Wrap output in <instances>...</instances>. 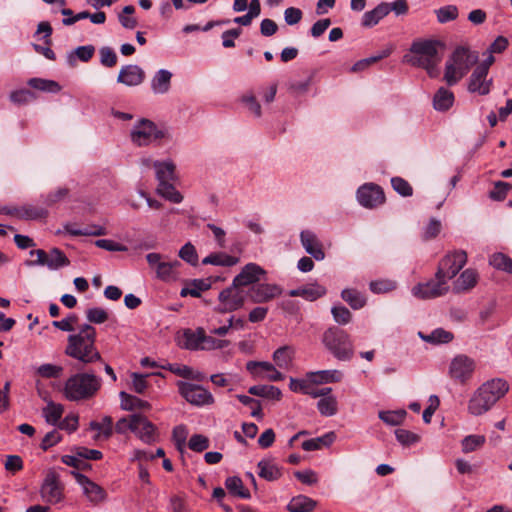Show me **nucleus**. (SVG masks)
I'll return each instance as SVG.
<instances>
[{
    "label": "nucleus",
    "instance_id": "obj_35",
    "mask_svg": "<svg viewBox=\"0 0 512 512\" xmlns=\"http://www.w3.org/2000/svg\"><path fill=\"white\" fill-rule=\"evenodd\" d=\"M248 393L271 400H280L282 396L281 390L272 385H254L248 389Z\"/></svg>",
    "mask_w": 512,
    "mask_h": 512
},
{
    "label": "nucleus",
    "instance_id": "obj_60",
    "mask_svg": "<svg viewBox=\"0 0 512 512\" xmlns=\"http://www.w3.org/2000/svg\"><path fill=\"white\" fill-rule=\"evenodd\" d=\"M440 23L452 21L458 16V9L454 5H447L435 11Z\"/></svg>",
    "mask_w": 512,
    "mask_h": 512
},
{
    "label": "nucleus",
    "instance_id": "obj_47",
    "mask_svg": "<svg viewBox=\"0 0 512 512\" xmlns=\"http://www.w3.org/2000/svg\"><path fill=\"white\" fill-rule=\"evenodd\" d=\"M486 437L484 435H468L461 441V450L463 453L474 452L484 446Z\"/></svg>",
    "mask_w": 512,
    "mask_h": 512
},
{
    "label": "nucleus",
    "instance_id": "obj_7",
    "mask_svg": "<svg viewBox=\"0 0 512 512\" xmlns=\"http://www.w3.org/2000/svg\"><path fill=\"white\" fill-rule=\"evenodd\" d=\"M131 141L137 146H148L151 143L166 137V131L148 119L139 120L130 133Z\"/></svg>",
    "mask_w": 512,
    "mask_h": 512
},
{
    "label": "nucleus",
    "instance_id": "obj_40",
    "mask_svg": "<svg viewBox=\"0 0 512 512\" xmlns=\"http://www.w3.org/2000/svg\"><path fill=\"white\" fill-rule=\"evenodd\" d=\"M171 182L172 181H165L158 183L157 193L172 203H181L183 196L178 190H176Z\"/></svg>",
    "mask_w": 512,
    "mask_h": 512
},
{
    "label": "nucleus",
    "instance_id": "obj_62",
    "mask_svg": "<svg viewBox=\"0 0 512 512\" xmlns=\"http://www.w3.org/2000/svg\"><path fill=\"white\" fill-rule=\"evenodd\" d=\"M334 320L340 325L348 324L352 319L351 312L345 306H334L331 309Z\"/></svg>",
    "mask_w": 512,
    "mask_h": 512
},
{
    "label": "nucleus",
    "instance_id": "obj_36",
    "mask_svg": "<svg viewBox=\"0 0 512 512\" xmlns=\"http://www.w3.org/2000/svg\"><path fill=\"white\" fill-rule=\"evenodd\" d=\"M309 376L316 384L336 383L342 380L343 373L340 370L333 369L312 372L309 374Z\"/></svg>",
    "mask_w": 512,
    "mask_h": 512
},
{
    "label": "nucleus",
    "instance_id": "obj_6",
    "mask_svg": "<svg viewBox=\"0 0 512 512\" xmlns=\"http://www.w3.org/2000/svg\"><path fill=\"white\" fill-rule=\"evenodd\" d=\"M478 60V53L458 47L446 63L444 78L448 85L456 84Z\"/></svg>",
    "mask_w": 512,
    "mask_h": 512
},
{
    "label": "nucleus",
    "instance_id": "obj_26",
    "mask_svg": "<svg viewBox=\"0 0 512 512\" xmlns=\"http://www.w3.org/2000/svg\"><path fill=\"white\" fill-rule=\"evenodd\" d=\"M478 282V273L468 268L464 270L453 283V291L455 293H463L471 290Z\"/></svg>",
    "mask_w": 512,
    "mask_h": 512
},
{
    "label": "nucleus",
    "instance_id": "obj_59",
    "mask_svg": "<svg viewBox=\"0 0 512 512\" xmlns=\"http://www.w3.org/2000/svg\"><path fill=\"white\" fill-rule=\"evenodd\" d=\"M179 257L192 266H195L198 263V254L195 247L190 242L186 243L179 250Z\"/></svg>",
    "mask_w": 512,
    "mask_h": 512
},
{
    "label": "nucleus",
    "instance_id": "obj_16",
    "mask_svg": "<svg viewBox=\"0 0 512 512\" xmlns=\"http://www.w3.org/2000/svg\"><path fill=\"white\" fill-rule=\"evenodd\" d=\"M189 348H197L199 345L203 349H221L228 346L227 340L216 339L211 335H206L205 331L200 328L196 332H185Z\"/></svg>",
    "mask_w": 512,
    "mask_h": 512
},
{
    "label": "nucleus",
    "instance_id": "obj_61",
    "mask_svg": "<svg viewBox=\"0 0 512 512\" xmlns=\"http://www.w3.org/2000/svg\"><path fill=\"white\" fill-rule=\"evenodd\" d=\"M396 439L404 446H409L419 442V435L405 429L395 430Z\"/></svg>",
    "mask_w": 512,
    "mask_h": 512
},
{
    "label": "nucleus",
    "instance_id": "obj_38",
    "mask_svg": "<svg viewBox=\"0 0 512 512\" xmlns=\"http://www.w3.org/2000/svg\"><path fill=\"white\" fill-rule=\"evenodd\" d=\"M89 427L91 430L98 431L95 439L101 437L108 439L113 434V420L110 416H104L101 421H91Z\"/></svg>",
    "mask_w": 512,
    "mask_h": 512
},
{
    "label": "nucleus",
    "instance_id": "obj_64",
    "mask_svg": "<svg viewBox=\"0 0 512 512\" xmlns=\"http://www.w3.org/2000/svg\"><path fill=\"white\" fill-rule=\"evenodd\" d=\"M99 54H100V62L103 66L111 68L116 65L117 55L112 48L107 47V46L102 47L99 50Z\"/></svg>",
    "mask_w": 512,
    "mask_h": 512
},
{
    "label": "nucleus",
    "instance_id": "obj_63",
    "mask_svg": "<svg viewBox=\"0 0 512 512\" xmlns=\"http://www.w3.org/2000/svg\"><path fill=\"white\" fill-rule=\"evenodd\" d=\"M391 184L393 189L399 193L401 196L407 197L411 196L413 193V189L411 185L401 177H394L391 179Z\"/></svg>",
    "mask_w": 512,
    "mask_h": 512
},
{
    "label": "nucleus",
    "instance_id": "obj_34",
    "mask_svg": "<svg viewBox=\"0 0 512 512\" xmlns=\"http://www.w3.org/2000/svg\"><path fill=\"white\" fill-rule=\"evenodd\" d=\"M453 103L454 94L444 87L439 88L434 95L433 106L437 111H446Z\"/></svg>",
    "mask_w": 512,
    "mask_h": 512
},
{
    "label": "nucleus",
    "instance_id": "obj_44",
    "mask_svg": "<svg viewBox=\"0 0 512 512\" xmlns=\"http://www.w3.org/2000/svg\"><path fill=\"white\" fill-rule=\"evenodd\" d=\"M341 297L354 310L361 309L366 305L365 296L355 289H344L341 292Z\"/></svg>",
    "mask_w": 512,
    "mask_h": 512
},
{
    "label": "nucleus",
    "instance_id": "obj_14",
    "mask_svg": "<svg viewBox=\"0 0 512 512\" xmlns=\"http://www.w3.org/2000/svg\"><path fill=\"white\" fill-rule=\"evenodd\" d=\"M449 291V286L445 279L436 278L425 283H418L411 292L418 299H433L445 295Z\"/></svg>",
    "mask_w": 512,
    "mask_h": 512
},
{
    "label": "nucleus",
    "instance_id": "obj_52",
    "mask_svg": "<svg viewBox=\"0 0 512 512\" xmlns=\"http://www.w3.org/2000/svg\"><path fill=\"white\" fill-rule=\"evenodd\" d=\"M134 12V6L127 5L118 13V20L124 28L134 29L138 25V21L136 17H134Z\"/></svg>",
    "mask_w": 512,
    "mask_h": 512
},
{
    "label": "nucleus",
    "instance_id": "obj_55",
    "mask_svg": "<svg viewBox=\"0 0 512 512\" xmlns=\"http://www.w3.org/2000/svg\"><path fill=\"white\" fill-rule=\"evenodd\" d=\"M260 12V2H250L247 14L234 18L233 22L243 26H248L254 18L259 16Z\"/></svg>",
    "mask_w": 512,
    "mask_h": 512
},
{
    "label": "nucleus",
    "instance_id": "obj_23",
    "mask_svg": "<svg viewBox=\"0 0 512 512\" xmlns=\"http://www.w3.org/2000/svg\"><path fill=\"white\" fill-rule=\"evenodd\" d=\"M484 67H476L470 76L468 89L470 92L486 95L490 92L492 79H488Z\"/></svg>",
    "mask_w": 512,
    "mask_h": 512
},
{
    "label": "nucleus",
    "instance_id": "obj_19",
    "mask_svg": "<svg viewBox=\"0 0 512 512\" xmlns=\"http://www.w3.org/2000/svg\"><path fill=\"white\" fill-rule=\"evenodd\" d=\"M133 432L147 444L155 442L158 438L156 426L140 414H133Z\"/></svg>",
    "mask_w": 512,
    "mask_h": 512
},
{
    "label": "nucleus",
    "instance_id": "obj_51",
    "mask_svg": "<svg viewBox=\"0 0 512 512\" xmlns=\"http://www.w3.org/2000/svg\"><path fill=\"white\" fill-rule=\"evenodd\" d=\"M407 412L405 410L396 411H380L378 413L379 418L387 425L398 426L405 420Z\"/></svg>",
    "mask_w": 512,
    "mask_h": 512
},
{
    "label": "nucleus",
    "instance_id": "obj_42",
    "mask_svg": "<svg viewBox=\"0 0 512 512\" xmlns=\"http://www.w3.org/2000/svg\"><path fill=\"white\" fill-rule=\"evenodd\" d=\"M239 259L225 253H211L202 260V263L207 265H217L224 267H231L238 263Z\"/></svg>",
    "mask_w": 512,
    "mask_h": 512
},
{
    "label": "nucleus",
    "instance_id": "obj_29",
    "mask_svg": "<svg viewBox=\"0 0 512 512\" xmlns=\"http://www.w3.org/2000/svg\"><path fill=\"white\" fill-rule=\"evenodd\" d=\"M317 506V502L305 495L293 497L287 505L289 512H312Z\"/></svg>",
    "mask_w": 512,
    "mask_h": 512
},
{
    "label": "nucleus",
    "instance_id": "obj_10",
    "mask_svg": "<svg viewBox=\"0 0 512 512\" xmlns=\"http://www.w3.org/2000/svg\"><path fill=\"white\" fill-rule=\"evenodd\" d=\"M467 262V254L463 250H456L445 255L439 262L435 273L436 278L445 279L446 282L454 278Z\"/></svg>",
    "mask_w": 512,
    "mask_h": 512
},
{
    "label": "nucleus",
    "instance_id": "obj_54",
    "mask_svg": "<svg viewBox=\"0 0 512 512\" xmlns=\"http://www.w3.org/2000/svg\"><path fill=\"white\" fill-rule=\"evenodd\" d=\"M490 265L495 269L512 274V259L505 254L495 253L490 257Z\"/></svg>",
    "mask_w": 512,
    "mask_h": 512
},
{
    "label": "nucleus",
    "instance_id": "obj_41",
    "mask_svg": "<svg viewBox=\"0 0 512 512\" xmlns=\"http://www.w3.org/2000/svg\"><path fill=\"white\" fill-rule=\"evenodd\" d=\"M294 350L289 346H282L273 353V360L280 369H288L293 360Z\"/></svg>",
    "mask_w": 512,
    "mask_h": 512
},
{
    "label": "nucleus",
    "instance_id": "obj_50",
    "mask_svg": "<svg viewBox=\"0 0 512 512\" xmlns=\"http://www.w3.org/2000/svg\"><path fill=\"white\" fill-rule=\"evenodd\" d=\"M318 411L323 416H334L338 411V403L336 397L328 395L321 398L317 403Z\"/></svg>",
    "mask_w": 512,
    "mask_h": 512
},
{
    "label": "nucleus",
    "instance_id": "obj_11",
    "mask_svg": "<svg viewBox=\"0 0 512 512\" xmlns=\"http://www.w3.org/2000/svg\"><path fill=\"white\" fill-rule=\"evenodd\" d=\"M146 260L158 279L169 282L177 278V268L181 265L178 260L165 261L163 255L155 252L147 254Z\"/></svg>",
    "mask_w": 512,
    "mask_h": 512
},
{
    "label": "nucleus",
    "instance_id": "obj_21",
    "mask_svg": "<svg viewBox=\"0 0 512 512\" xmlns=\"http://www.w3.org/2000/svg\"><path fill=\"white\" fill-rule=\"evenodd\" d=\"M266 274L265 270L255 264V263H248L246 264L241 272L233 279V282L235 285L240 286L243 288L244 286H248L250 284H253L255 282H258L262 276Z\"/></svg>",
    "mask_w": 512,
    "mask_h": 512
},
{
    "label": "nucleus",
    "instance_id": "obj_43",
    "mask_svg": "<svg viewBox=\"0 0 512 512\" xmlns=\"http://www.w3.org/2000/svg\"><path fill=\"white\" fill-rule=\"evenodd\" d=\"M63 412L64 407L61 404L54 403L53 401H49L42 410L43 417L50 425H56L59 423Z\"/></svg>",
    "mask_w": 512,
    "mask_h": 512
},
{
    "label": "nucleus",
    "instance_id": "obj_39",
    "mask_svg": "<svg viewBox=\"0 0 512 512\" xmlns=\"http://www.w3.org/2000/svg\"><path fill=\"white\" fill-rule=\"evenodd\" d=\"M210 287V283L206 280L194 279L181 289L180 296L200 297L201 293L208 290Z\"/></svg>",
    "mask_w": 512,
    "mask_h": 512
},
{
    "label": "nucleus",
    "instance_id": "obj_15",
    "mask_svg": "<svg viewBox=\"0 0 512 512\" xmlns=\"http://www.w3.org/2000/svg\"><path fill=\"white\" fill-rule=\"evenodd\" d=\"M475 370V361L467 355L460 354L455 356L449 365V376L459 382L468 381Z\"/></svg>",
    "mask_w": 512,
    "mask_h": 512
},
{
    "label": "nucleus",
    "instance_id": "obj_49",
    "mask_svg": "<svg viewBox=\"0 0 512 512\" xmlns=\"http://www.w3.org/2000/svg\"><path fill=\"white\" fill-rule=\"evenodd\" d=\"M27 83L30 87L44 92L57 93L61 89L56 81L43 78H31Z\"/></svg>",
    "mask_w": 512,
    "mask_h": 512
},
{
    "label": "nucleus",
    "instance_id": "obj_27",
    "mask_svg": "<svg viewBox=\"0 0 512 512\" xmlns=\"http://www.w3.org/2000/svg\"><path fill=\"white\" fill-rule=\"evenodd\" d=\"M172 73L167 69L158 70L151 80V90L154 94H166L171 88Z\"/></svg>",
    "mask_w": 512,
    "mask_h": 512
},
{
    "label": "nucleus",
    "instance_id": "obj_53",
    "mask_svg": "<svg viewBox=\"0 0 512 512\" xmlns=\"http://www.w3.org/2000/svg\"><path fill=\"white\" fill-rule=\"evenodd\" d=\"M48 215V211L41 207L25 206L18 212V216L25 220L43 219Z\"/></svg>",
    "mask_w": 512,
    "mask_h": 512
},
{
    "label": "nucleus",
    "instance_id": "obj_31",
    "mask_svg": "<svg viewBox=\"0 0 512 512\" xmlns=\"http://www.w3.org/2000/svg\"><path fill=\"white\" fill-rule=\"evenodd\" d=\"M291 297H303L308 301H314L326 294V289L320 285H312L309 287L297 288L289 291Z\"/></svg>",
    "mask_w": 512,
    "mask_h": 512
},
{
    "label": "nucleus",
    "instance_id": "obj_3",
    "mask_svg": "<svg viewBox=\"0 0 512 512\" xmlns=\"http://www.w3.org/2000/svg\"><path fill=\"white\" fill-rule=\"evenodd\" d=\"M508 390L509 385L503 379L496 378L485 382L469 400L468 411L475 416L486 413Z\"/></svg>",
    "mask_w": 512,
    "mask_h": 512
},
{
    "label": "nucleus",
    "instance_id": "obj_57",
    "mask_svg": "<svg viewBox=\"0 0 512 512\" xmlns=\"http://www.w3.org/2000/svg\"><path fill=\"white\" fill-rule=\"evenodd\" d=\"M236 397L243 405L249 406V408L252 409V411H251L252 417H256V418H260V419L263 417L261 404L258 400L251 398L247 395H242V394H239Z\"/></svg>",
    "mask_w": 512,
    "mask_h": 512
},
{
    "label": "nucleus",
    "instance_id": "obj_8",
    "mask_svg": "<svg viewBox=\"0 0 512 512\" xmlns=\"http://www.w3.org/2000/svg\"><path fill=\"white\" fill-rule=\"evenodd\" d=\"M30 256H36V260H26L27 267L46 266L50 270H58L62 267L70 265V260L58 248H52L49 252L43 249L31 250Z\"/></svg>",
    "mask_w": 512,
    "mask_h": 512
},
{
    "label": "nucleus",
    "instance_id": "obj_2",
    "mask_svg": "<svg viewBox=\"0 0 512 512\" xmlns=\"http://www.w3.org/2000/svg\"><path fill=\"white\" fill-rule=\"evenodd\" d=\"M442 48L443 44L438 40L417 39L413 41L409 53L404 55V62L425 69L430 77H437Z\"/></svg>",
    "mask_w": 512,
    "mask_h": 512
},
{
    "label": "nucleus",
    "instance_id": "obj_1",
    "mask_svg": "<svg viewBox=\"0 0 512 512\" xmlns=\"http://www.w3.org/2000/svg\"><path fill=\"white\" fill-rule=\"evenodd\" d=\"M96 330L90 324H82L77 333L67 339L65 354L83 364H90L101 359V354L95 346Z\"/></svg>",
    "mask_w": 512,
    "mask_h": 512
},
{
    "label": "nucleus",
    "instance_id": "obj_24",
    "mask_svg": "<svg viewBox=\"0 0 512 512\" xmlns=\"http://www.w3.org/2000/svg\"><path fill=\"white\" fill-rule=\"evenodd\" d=\"M145 79L144 70L138 65H126L123 66L118 74L117 82L122 83L126 86H138Z\"/></svg>",
    "mask_w": 512,
    "mask_h": 512
},
{
    "label": "nucleus",
    "instance_id": "obj_20",
    "mask_svg": "<svg viewBox=\"0 0 512 512\" xmlns=\"http://www.w3.org/2000/svg\"><path fill=\"white\" fill-rule=\"evenodd\" d=\"M246 368L253 375L264 377L269 381H281L284 379V375L269 362L249 361L246 364Z\"/></svg>",
    "mask_w": 512,
    "mask_h": 512
},
{
    "label": "nucleus",
    "instance_id": "obj_58",
    "mask_svg": "<svg viewBox=\"0 0 512 512\" xmlns=\"http://www.w3.org/2000/svg\"><path fill=\"white\" fill-rule=\"evenodd\" d=\"M108 312L100 307L89 308L86 310V318L90 323L102 324L108 320Z\"/></svg>",
    "mask_w": 512,
    "mask_h": 512
},
{
    "label": "nucleus",
    "instance_id": "obj_9",
    "mask_svg": "<svg viewBox=\"0 0 512 512\" xmlns=\"http://www.w3.org/2000/svg\"><path fill=\"white\" fill-rule=\"evenodd\" d=\"M247 295V292L243 288L232 282L229 287L223 289L219 293V305L216 310L220 313L236 311L243 307Z\"/></svg>",
    "mask_w": 512,
    "mask_h": 512
},
{
    "label": "nucleus",
    "instance_id": "obj_46",
    "mask_svg": "<svg viewBox=\"0 0 512 512\" xmlns=\"http://www.w3.org/2000/svg\"><path fill=\"white\" fill-rule=\"evenodd\" d=\"M419 335L424 341L432 344L449 343L454 338L453 334L450 331L444 330L442 328H437L428 335H424L421 332L419 333Z\"/></svg>",
    "mask_w": 512,
    "mask_h": 512
},
{
    "label": "nucleus",
    "instance_id": "obj_32",
    "mask_svg": "<svg viewBox=\"0 0 512 512\" xmlns=\"http://www.w3.org/2000/svg\"><path fill=\"white\" fill-rule=\"evenodd\" d=\"M336 435L334 432H328L320 437L306 440L302 443V448L305 451H315L323 447H329L335 440Z\"/></svg>",
    "mask_w": 512,
    "mask_h": 512
},
{
    "label": "nucleus",
    "instance_id": "obj_22",
    "mask_svg": "<svg viewBox=\"0 0 512 512\" xmlns=\"http://www.w3.org/2000/svg\"><path fill=\"white\" fill-rule=\"evenodd\" d=\"M282 293V289L275 284H258L250 289L249 297L254 303L268 302Z\"/></svg>",
    "mask_w": 512,
    "mask_h": 512
},
{
    "label": "nucleus",
    "instance_id": "obj_12",
    "mask_svg": "<svg viewBox=\"0 0 512 512\" xmlns=\"http://www.w3.org/2000/svg\"><path fill=\"white\" fill-rule=\"evenodd\" d=\"M40 495L44 502L54 505L62 501L63 485L60 477L53 469L48 470L40 488Z\"/></svg>",
    "mask_w": 512,
    "mask_h": 512
},
{
    "label": "nucleus",
    "instance_id": "obj_13",
    "mask_svg": "<svg viewBox=\"0 0 512 512\" xmlns=\"http://www.w3.org/2000/svg\"><path fill=\"white\" fill-rule=\"evenodd\" d=\"M178 389L180 395L192 405L204 406L214 402L212 394L200 385L180 381Z\"/></svg>",
    "mask_w": 512,
    "mask_h": 512
},
{
    "label": "nucleus",
    "instance_id": "obj_30",
    "mask_svg": "<svg viewBox=\"0 0 512 512\" xmlns=\"http://www.w3.org/2000/svg\"><path fill=\"white\" fill-rule=\"evenodd\" d=\"M121 400V408L126 411L149 410L151 405L149 402L142 400L136 396L130 395L124 391L119 394Z\"/></svg>",
    "mask_w": 512,
    "mask_h": 512
},
{
    "label": "nucleus",
    "instance_id": "obj_18",
    "mask_svg": "<svg viewBox=\"0 0 512 512\" xmlns=\"http://www.w3.org/2000/svg\"><path fill=\"white\" fill-rule=\"evenodd\" d=\"M358 202L365 208H374L382 204L385 200L384 192L380 186L367 183L362 185L357 191Z\"/></svg>",
    "mask_w": 512,
    "mask_h": 512
},
{
    "label": "nucleus",
    "instance_id": "obj_25",
    "mask_svg": "<svg viewBox=\"0 0 512 512\" xmlns=\"http://www.w3.org/2000/svg\"><path fill=\"white\" fill-rule=\"evenodd\" d=\"M300 240L305 251L308 254H310L314 259L318 261L324 259L325 253L316 235L312 231H302L300 234Z\"/></svg>",
    "mask_w": 512,
    "mask_h": 512
},
{
    "label": "nucleus",
    "instance_id": "obj_5",
    "mask_svg": "<svg viewBox=\"0 0 512 512\" xmlns=\"http://www.w3.org/2000/svg\"><path fill=\"white\" fill-rule=\"evenodd\" d=\"M325 348L339 361H349L354 356V346L349 334L338 327L328 328L322 336Z\"/></svg>",
    "mask_w": 512,
    "mask_h": 512
},
{
    "label": "nucleus",
    "instance_id": "obj_33",
    "mask_svg": "<svg viewBox=\"0 0 512 512\" xmlns=\"http://www.w3.org/2000/svg\"><path fill=\"white\" fill-rule=\"evenodd\" d=\"M153 167L156 170V178L158 183L165 181H174L175 179V165L171 161H155Z\"/></svg>",
    "mask_w": 512,
    "mask_h": 512
},
{
    "label": "nucleus",
    "instance_id": "obj_17",
    "mask_svg": "<svg viewBox=\"0 0 512 512\" xmlns=\"http://www.w3.org/2000/svg\"><path fill=\"white\" fill-rule=\"evenodd\" d=\"M71 474L74 476L76 482L82 487L83 494L91 503L99 504L106 499V491L97 483L90 480L86 475L75 471H72Z\"/></svg>",
    "mask_w": 512,
    "mask_h": 512
},
{
    "label": "nucleus",
    "instance_id": "obj_37",
    "mask_svg": "<svg viewBox=\"0 0 512 512\" xmlns=\"http://www.w3.org/2000/svg\"><path fill=\"white\" fill-rule=\"evenodd\" d=\"M258 468L259 476L267 481H275L282 475L281 469L270 460H261Z\"/></svg>",
    "mask_w": 512,
    "mask_h": 512
},
{
    "label": "nucleus",
    "instance_id": "obj_56",
    "mask_svg": "<svg viewBox=\"0 0 512 512\" xmlns=\"http://www.w3.org/2000/svg\"><path fill=\"white\" fill-rule=\"evenodd\" d=\"M35 97L36 96L32 91L25 88L14 90L9 95L10 101L16 105L27 104L33 99H35Z\"/></svg>",
    "mask_w": 512,
    "mask_h": 512
},
{
    "label": "nucleus",
    "instance_id": "obj_45",
    "mask_svg": "<svg viewBox=\"0 0 512 512\" xmlns=\"http://www.w3.org/2000/svg\"><path fill=\"white\" fill-rule=\"evenodd\" d=\"M86 18H89L90 21L94 24H103L106 20V15L102 11H98V12L92 13V14L87 11H82V12H79L76 15H74V17H72V18H64L62 20V23L66 26H69L79 20L86 19Z\"/></svg>",
    "mask_w": 512,
    "mask_h": 512
},
{
    "label": "nucleus",
    "instance_id": "obj_4",
    "mask_svg": "<svg viewBox=\"0 0 512 512\" xmlns=\"http://www.w3.org/2000/svg\"><path fill=\"white\" fill-rule=\"evenodd\" d=\"M101 385V378L93 373H76L65 381L62 392L69 401H84L93 398Z\"/></svg>",
    "mask_w": 512,
    "mask_h": 512
},
{
    "label": "nucleus",
    "instance_id": "obj_48",
    "mask_svg": "<svg viewBox=\"0 0 512 512\" xmlns=\"http://www.w3.org/2000/svg\"><path fill=\"white\" fill-rule=\"evenodd\" d=\"M225 487L229 491V493L243 498H250V493L247 489L244 488L243 482L239 477L232 476L228 477L225 481Z\"/></svg>",
    "mask_w": 512,
    "mask_h": 512
},
{
    "label": "nucleus",
    "instance_id": "obj_28",
    "mask_svg": "<svg viewBox=\"0 0 512 512\" xmlns=\"http://www.w3.org/2000/svg\"><path fill=\"white\" fill-rule=\"evenodd\" d=\"M391 11L388 2H381L374 9L364 13L362 17V25L365 27H373L379 23Z\"/></svg>",
    "mask_w": 512,
    "mask_h": 512
}]
</instances>
